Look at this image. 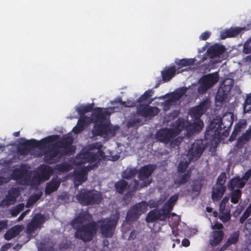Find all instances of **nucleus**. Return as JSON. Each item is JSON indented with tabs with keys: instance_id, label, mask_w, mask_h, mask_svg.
<instances>
[{
	"instance_id": "20",
	"label": "nucleus",
	"mask_w": 251,
	"mask_h": 251,
	"mask_svg": "<svg viewBox=\"0 0 251 251\" xmlns=\"http://www.w3.org/2000/svg\"><path fill=\"white\" fill-rule=\"evenodd\" d=\"M251 139V125H250L248 129L245 131V133L242 134L238 138H237V142L235 146L238 149H241L244 145L249 142Z\"/></svg>"
},
{
	"instance_id": "57",
	"label": "nucleus",
	"mask_w": 251,
	"mask_h": 251,
	"mask_svg": "<svg viewBox=\"0 0 251 251\" xmlns=\"http://www.w3.org/2000/svg\"><path fill=\"white\" fill-rule=\"evenodd\" d=\"M188 164L186 162H180L177 167L178 172L183 173L185 172L188 167Z\"/></svg>"
},
{
	"instance_id": "51",
	"label": "nucleus",
	"mask_w": 251,
	"mask_h": 251,
	"mask_svg": "<svg viewBox=\"0 0 251 251\" xmlns=\"http://www.w3.org/2000/svg\"><path fill=\"white\" fill-rule=\"evenodd\" d=\"M24 170L16 168L13 171L12 177L15 179H19L22 178L24 176Z\"/></svg>"
},
{
	"instance_id": "1",
	"label": "nucleus",
	"mask_w": 251,
	"mask_h": 251,
	"mask_svg": "<svg viewBox=\"0 0 251 251\" xmlns=\"http://www.w3.org/2000/svg\"><path fill=\"white\" fill-rule=\"evenodd\" d=\"M48 146L44 151V162L52 164L58 161L64 156L72 155L75 153V148L72 145L73 139L68 136L58 141H55Z\"/></svg>"
},
{
	"instance_id": "44",
	"label": "nucleus",
	"mask_w": 251,
	"mask_h": 251,
	"mask_svg": "<svg viewBox=\"0 0 251 251\" xmlns=\"http://www.w3.org/2000/svg\"><path fill=\"white\" fill-rule=\"evenodd\" d=\"M19 233L17 227H14L8 229L4 235V239L6 240H10L15 237Z\"/></svg>"
},
{
	"instance_id": "3",
	"label": "nucleus",
	"mask_w": 251,
	"mask_h": 251,
	"mask_svg": "<svg viewBox=\"0 0 251 251\" xmlns=\"http://www.w3.org/2000/svg\"><path fill=\"white\" fill-rule=\"evenodd\" d=\"M75 230L74 236L76 239H79L84 242H89L94 238L98 231V224L94 221L83 225H72Z\"/></svg>"
},
{
	"instance_id": "48",
	"label": "nucleus",
	"mask_w": 251,
	"mask_h": 251,
	"mask_svg": "<svg viewBox=\"0 0 251 251\" xmlns=\"http://www.w3.org/2000/svg\"><path fill=\"white\" fill-rule=\"evenodd\" d=\"M102 147V145L100 144V143H95L91 145L90 149L91 150H98L97 152L95 154L98 155V158L100 156L102 157L104 154V152L101 151Z\"/></svg>"
},
{
	"instance_id": "26",
	"label": "nucleus",
	"mask_w": 251,
	"mask_h": 251,
	"mask_svg": "<svg viewBox=\"0 0 251 251\" xmlns=\"http://www.w3.org/2000/svg\"><path fill=\"white\" fill-rule=\"evenodd\" d=\"M203 123L201 119L195 120L191 123L189 126L188 134L190 135L199 132L203 126Z\"/></svg>"
},
{
	"instance_id": "2",
	"label": "nucleus",
	"mask_w": 251,
	"mask_h": 251,
	"mask_svg": "<svg viewBox=\"0 0 251 251\" xmlns=\"http://www.w3.org/2000/svg\"><path fill=\"white\" fill-rule=\"evenodd\" d=\"M95 125L92 130L94 136H100L104 138L114 137L119 129L118 126H112L110 123H103L105 115L100 107H97L94 110Z\"/></svg>"
},
{
	"instance_id": "12",
	"label": "nucleus",
	"mask_w": 251,
	"mask_h": 251,
	"mask_svg": "<svg viewBox=\"0 0 251 251\" xmlns=\"http://www.w3.org/2000/svg\"><path fill=\"white\" fill-rule=\"evenodd\" d=\"M204 150L202 141H196L191 145L188 151L187 156L190 161L198 160Z\"/></svg>"
},
{
	"instance_id": "9",
	"label": "nucleus",
	"mask_w": 251,
	"mask_h": 251,
	"mask_svg": "<svg viewBox=\"0 0 251 251\" xmlns=\"http://www.w3.org/2000/svg\"><path fill=\"white\" fill-rule=\"evenodd\" d=\"M148 203L146 201L133 205L127 211L126 216V221L127 223L131 224L137 220L139 217L148 210Z\"/></svg>"
},
{
	"instance_id": "49",
	"label": "nucleus",
	"mask_w": 251,
	"mask_h": 251,
	"mask_svg": "<svg viewBox=\"0 0 251 251\" xmlns=\"http://www.w3.org/2000/svg\"><path fill=\"white\" fill-rule=\"evenodd\" d=\"M219 217L223 223L228 222L231 218L230 211L226 209V211L220 212Z\"/></svg>"
},
{
	"instance_id": "10",
	"label": "nucleus",
	"mask_w": 251,
	"mask_h": 251,
	"mask_svg": "<svg viewBox=\"0 0 251 251\" xmlns=\"http://www.w3.org/2000/svg\"><path fill=\"white\" fill-rule=\"evenodd\" d=\"M218 80L219 75L218 73L209 74L203 75L200 79V85L198 87V92L201 94L204 93Z\"/></svg>"
},
{
	"instance_id": "29",
	"label": "nucleus",
	"mask_w": 251,
	"mask_h": 251,
	"mask_svg": "<svg viewBox=\"0 0 251 251\" xmlns=\"http://www.w3.org/2000/svg\"><path fill=\"white\" fill-rule=\"evenodd\" d=\"M191 175L189 173L184 174H178L174 180V184L176 188L185 184L189 180Z\"/></svg>"
},
{
	"instance_id": "61",
	"label": "nucleus",
	"mask_w": 251,
	"mask_h": 251,
	"mask_svg": "<svg viewBox=\"0 0 251 251\" xmlns=\"http://www.w3.org/2000/svg\"><path fill=\"white\" fill-rule=\"evenodd\" d=\"M210 35L211 33L209 31H205L201 33V34L200 36V39L201 40L206 41L209 38Z\"/></svg>"
},
{
	"instance_id": "36",
	"label": "nucleus",
	"mask_w": 251,
	"mask_h": 251,
	"mask_svg": "<svg viewBox=\"0 0 251 251\" xmlns=\"http://www.w3.org/2000/svg\"><path fill=\"white\" fill-rule=\"evenodd\" d=\"M93 103L88 104L86 105H82L77 107L76 111L80 115V116H84V114L85 113L91 112L93 109Z\"/></svg>"
},
{
	"instance_id": "28",
	"label": "nucleus",
	"mask_w": 251,
	"mask_h": 251,
	"mask_svg": "<svg viewBox=\"0 0 251 251\" xmlns=\"http://www.w3.org/2000/svg\"><path fill=\"white\" fill-rule=\"evenodd\" d=\"M154 91L152 89H149L146 91L137 100L139 104H150L153 99L151 98Z\"/></svg>"
},
{
	"instance_id": "54",
	"label": "nucleus",
	"mask_w": 251,
	"mask_h": 251,
	"mask_svg": "<svg viewBox=\"0 0 251 251\" xmlns=\"http://www.w3.org/2000/svg\"><path fill=\"white\" fill-rule=\"evenodd\" d=\"M243 52L246 54L251 52V38L244 43Z\"/></svg>"
},
{
	"instance_id": "39",
	"label": "nucleus",
	"mask_w": 251,
	"mask_h": 251,
	"mask_svg": "<svg viewBox=\"0 0 251 251\" xmlns=\"http://www.w3.org/2000/svg\"><path fill=\"white\" fill-rule=\"evenodd\" d=\"M228 94L219 89L215 97L216 103H219V104H223V102L226 101Z\"/></svg>"
},
{
	"instance_id": "16",
	"label": "nucleus",
	"mask_w": 251,
	"mask_h": 251,
	"mask_svg": "<svg viewBox=\"0 0 251 251\" xmlns=\"http://www.w3.org/2000/svg\"><path fill=\"white\" fill-rule=\"evenodd\" d=\"M247 125V122L245 120H240L236 123L234 126L233 130L230 136L229 141L232 142L236 140L237 137L240 135L241 132L246 128Z\"/></svg>"
},
{
	"instance_id": "18",
	"label": "nucleus",
	"mask_w": 251,
	"mask_h": 251,
	"mask_svg": "<svg viewBox=\"0 0 251 251\" xmlns=\"http://www.w3.org/2000/svg\"><path fill=\"white\" fill-rule=\"evenodd\" d=\"M226 50V48L223 45L219 44H215L210 47L207 50V53L208 56L210 58H214L220 56Z\"/></svg>"
},
{
	"instance_id": "37",
	"label": "nucleus",
	"mask_w": 251,
	"mask_h": 251,
	"mask_svg": "<svg viewBox=\"0 0 251 251\" xmlns=\"http://www.w3.org/2000/svg\"><path fill=\"white\" fill-rule=\"evenodd\" d=\"M138 170L136 168H127L123 172L122 177L126 179L134 177L137 174Z\"/></svg>"
},
{
	"instance_id": "43",
	"label": "nucleus",
	"mask_w": 251,
	"mask_h": 251,
	"mask_svg": "<svg viewBox=\"0 0 251 251\" xmlns=\"http://www.w3.org/2000/svg\"><path fill=\"white\" fill-rule=\"evenodd\" d=\"M86 172L84 168L81 171L76 173L75 175V179L80 183L85 181L87 180Z\"/></svg>"
},
{
	"instance_id": "21",
	"label": "nucleus",
	"mask_w": 251,
	"mask_h": 251,
	"mask_svg": "<svg viewBox=\"0 0 251 251\" xmlns=\"http://www.w3.org/2000/svg\"><path fill=\"white\" fill-rule=\"evenodd\" d=\"M224 236L223 230H213L210 234L209 244L212 247L217 246L223 240Z\"/></svg>"
},
{
	"instance_id": "58",
	"label": "nucleus",
	"mask_w": 251,
	"mask_h": 251,
	"mask_svg": "<svg viewBox=\"0 0 251 251\" xmlns=\"http://www.w3.org/2000/svg\"><path fill=\"white\" fill-rule=\"evenodd\" d=\"M141 122V120L140 118H134L130 120L127 123L128 127H134L136 125L139 124Z\"/></svg>"
},
{
	"instance_id": "63",
	"label": "nucleus",
	"mask_w": 251,
	"mask_h": 251,
	"mask_svg": "<svg viewBox=\"0 0 251 251\" xmlns=\"http://www.w3.org/2000/svg\"><path fill=\"white\" fill-rule=\"evenodd\" d=\"M251 176V168L248 170L247 171L245 172L244 175L242 176L241 178L245 181L246 183L249 180V179Z\"/></svg>"
},
{
	"instance_id": "33",
	"label": "nucleus",
	"mask_w": 251,
	"mask_h": 251,
	"mask_svg": "<svg viewBox=\"0 0 251 251\" xmlns=\"http://www.w3.org/2000/svg\"><path fill=\"white\" fill-rule=\"evenodd\" d=\"M52 172L53 170L50 166L45 165L41 169L39 177L44 180H48L50 179Z\"/></svg>"
},
{
	"instance_id": "25",
	"label": "nucleus",
	"mask_w": 251,
	"mask_h": 251,
	"mask_svg": "<svg viewBox=\"0 0 251 251\" xmlns=\"http://www.w3.org/2000/svg\"><path fill=\"white\" fill-rule=\"evenodd\" d=\"M190 124V122L185 121L183 119H178L176 122V126L173 129L177 135L184 129H186L188 134L189 126Z\"/></svg>"
},
{
	"instance_id": "59",
	"label": "nucleus",
	"mask_w": 251,
	"mask_h": 251,
	"mask_svg": "<svg viewBox=\"0 0 251 251\" xmlns=\"http://www.w3.org/2000/svg\"><path fill=\"white\" fill-rule=\"evenodd\" d=\"M8 228V221L6 220L0 221V232Z\"/></svg>"
},
{
	"instance_id": "60",
	"label": "nucleus",
	"mask_w": 251,
	"mask_h": 251,
	"mask_svg": "<svg viewBox=\"0 0 251 251\" xmlns=\"http://www.w3.org/2000/svg\"><path fill=\"white\" fill-rule=\"evenodd\" d=\"M245 228L248 233L251 235V217L249 218L246 222L245 225Z\"/></svg>"
},
{
	"instance_id": "7",
	"label": "nucleus",
	"mask_w": 251,
	"mask_h": 251,
	"mask_svg": "<svg viewBox=\"0 0 251 251\" xmlns=\"http://www.w3.org/2000/svg\"><path fill=\"white\" fill-rule=\"evenodd\" d=\"M119 214H117L114 218H106L102 219L98 222V229L100 228V233L105 238H111L114 233Z\"/></svg>"
},
{
	"instance_id": "15",
	"label": "nucleus",
	"mask_w": 251,
	"mask_h": 251,
	"mask_svg": "<svg viewBox=\"0 0 251 251\" xmlns=\"http://www.w3.org/2000/svg\"><path fill=\"white\" fill-rule=\"evenodd\" d=\"M207 109V102L205 101H202L198 106L192 108L190 110L189 114L191 117L195 119L199 120Z\"/></svg>"
},
{
	"instance_id": "45",
	"label": "nucleus",
	"mask_w": 251,
	"mask_h": 251,
	"mask_svg": "<svg viewBox=\"0 0 251 251\" xmlns=\"http://www.w3.org/2000/svg\"><path fill=\"white\" fill-rule=\"evenodd\" d=\"M241 196L242 192L240 189L233 190L231 193L230 201L234 204L237 203L241 199Z\"/></svg>"
},
{
	"instance_id": "40",
	"label": "nucleus",
	"mask_w": 251,
	"mask_h": 251,
	"mask_svg": "<svg viewBox=\"0 0 251 251\" xmlns=\"http://www.w3.org/2000/svg\"><path fill=\"white\" fill-rule=\"evenodd\" d=\"M93 119V118L87 116H80L77 121V125L84 129L86 126L88 125L92 122Z\"/></svg>"
},
{
	"instance_id": "14",
	"label": "nucleus",
	"mask_w": 251,
	"mask_h": 251,
	"mask_svg": "<svg viewBox=\"0 0 251 251\" xmlns=\"http://www.w3.org/2000/svg\"><path fill=\"white\" fill-rule=\"evenodd\" d=\"M137 113L144 117H154L157 114V107H152L148 104H139L137 106Z\"/></svg>"
},
{
	"instance_id": "23",
	"label": "nucleus",
	"mask_w": 251,
	"mask_h": 251,
	"mask_svg": "<svg viewBox=\"0 0 251 251\" xmlns=\"http://www.w3.org/2000/svg\"><path fill=\"white\" fill-rule=\"evenodd\" d=\"M246 184V181L238 176L230 180L227 184V187L230 190H233L235 187L237 188V189H240L243 188Z\"/></svg>"
},
{
	"instance_id": "30",
	"label": "nucleus",
	"mask_w": 251,
	"mask_h": 251,
	"mask_svg": "<svg viewBox=\"0 0 251 251\" xmlns=\"http://www.w3.org/2000/svg\"><path fill=\"white\" fill-rule=\"evenodd\" d=\"M240 233L239 231L233 232L229 237L227 239L226 242L221 247V251L226 250L227 248L232 244H235L238 242L239 240Z\"/></svg>"
},
{
	"instance_id": "55",
	"label": "nucleus",
	"mask_w": 251,
	"mask_h": 251,
	"mask_svg": "<svg viewBox=\"0 0 251 251\" xmlns=\"http://www.w3.org/2000/svg\"><path fill=\"white\" fill-rule=\"evenodd\" d=\"M183 138L178 136L175 139H173L170 142V145L171 147L175 148L176 146H178L182 142Z\"/></svg>"
},
{
	"instance_id": "52",
	"label": "nucleus",
	"mask_w": 251,
	"mask_h": 251,
	"mask_svg": "<svg viewBox=\"0 0 251 251\" xmlns=\"http://www.w3.org/2000/svg\"><path fill=\"white\" fill-rule=\"evenodd\" d=\"M241 27L230 28L227 30L229 37H234L237 36L241 31Z\"/></svg>"
},
{
	"instance_id": "13",
	"label": "nucleus",
	"mask_w": 251,
	"mask_h": 251,
	"mask_svg": "<svg viewBox=\"0 0 251 251\" xmlns=\"http://www.w3.org/2000/svg\"><path fill=\"white\" fill-rule=\"evenodd\" d=\"M177 136L173 128H165L158 130V141L165 144L169 143Z\"/></svg>"
},
{
	"instance_id": "56",
	"label": "nucleus",
	"mask_w": 251,
	"mask_h": 251,
	"mask_svg": "<svg viewBox=\"0 0 251 251\" xmlns=\"http://www.w3.org/2000/svg\"><path fill=\"white\" fill-rule=\"evenodd\" d=\"M37 228V226L31 221L26 226V231L27 233H31Z\"/></svg>"
},
{
	"instance_id": "64",
	"label": "nucleus",
	"mask_w": 251,
	"mask_h": 251,
	"mask_svg": "<svg viewBox=\"0 0 251 251\" xmlns=\"http://www.w3.org/2000/svg\"><path fill=\"white\" fill-rule=\"evenodd\" d=\"M223 225L218 222L215 223L214 225L212 226V229L214 230H222L223 228Z\"/></svg>"
},
{
	"instance_id": "11",
	"label": "nucleus",
	"mask_w": 251,
	"mask_h": 251,
	"mask_svg": "<svg viewBox=\"0 0 251 251\" xmlns=\"http://www.w3.org/2000/svg\"><path fill=\"white\" fill-rule=\"evenodd\" d=\"M178 195L172 196L168 200L164 203L161 209L158 210V220L164 221L169 218L171 211L178 200Z\"/></svg>"
},
{
	"instance_id": "32",
	"label": "nucleus",
	"mask_w": 251,
	"mask_h": 251,
	"mask_svg": "<svg viewBox=\"0 0 251 251\" xmlns=\"http://www.w3.org/2000/svg\"><path fill=\"white\" fill-rule=\"evenodd\" d=\"M195 62V59L193 58H183L181 59H176L175 63V64L178 66V67L176 70L178 71L177 73L180 72H182L183 70H182L181 71H179V69L187 66H189L193 65Z\"/></svg>"
},
{
	"instance_id": "22",
	"label": "nucleus",
	"mask_w": 251,
	"mask_h": 251,
	"mask_svg": "<svg viewBox=\"0 0 251 251\" xmlns=\"http://www.w3.org/2000/svg\"><path fill=\"white\" fill-rule=\"evenodd\" d=\"M226 191V186L215 184L212 188L211 198L214 201H219Z\"/></svg>"
},
{
	"instance_id": "19",
	"label": "nucleus",
	"mask_w": 251,
	"mask_h": 251,
	"mask_svg": "<svg viewBox=\"0 0 251 251\" xmlns=\"http://www.w3.org/2000/svg\"><path fill=\"white\" fill-rule=\"evenodd\" d=\"M61 181L56 176L53 177L51 180L48 182L45 190L46 195H50L51 193L57 190L60 186Z\"/></svg>"
},
{
	"instance_id": "47",
	"label": "nucleus",
	"mask_w": 251,
	"mask_h": 251,
	"mask_svg": "<svg viewBox=\"0 0 251 251\" xmlns=\"http://www.w3.org/2000/svg\"><path fill=\"white\" fill-rule=\"evenodd\" d=\"M146 221L148 223L157 222V208L150 211L146 217Z\"/></svg>"
},
{
	"instance_id": "46",
	"label": "nucleus",
	"mask_w": 251,
	"mask_h": 251,
	"mask_svg": "<svg viewBox=\"0 0 251 251\" xmlns=\"http://www.w3.org/2000/svg\"><path fill=\"white\" fill-rule=\"evenodd\" d=\"M243 108L244 112H251V92L246 96V98L243 103Z\"/></svg>"
},
{
	"instance_id": "53",
	"label": "nucleus",
	"mask_w": 251,
	"mask_h": 251,
	"mask_svg": "<svg viewBox=\"0 0 251 251\" xmlns=\"http://www.w3.org/2000/svg\"><path fill=\"white\" fill-rule=\"evenodd\" d=\"M226 180V175L225 173H221L217 178V182L215 184L225 186V184Z\"/></svg>"
},
{
	"instance_id": "4",
	"label": "nucleus",
	"mask_w": 251,
	"mask_h": 251,
	"mask_svg": "<svg viewBox=\"0 0 251 251\" xmlns=\"http://www.w3.org/2000/svg\"><path fill=\"white\" fill-rule=\"evenodd\" d=\"M59 135H52L45 137L40 141L35 139L26 140L20 144L18 151L21 155H28L32 149L34 148H43L46 145L57 141Z\"/></svg>"
},
{
	"instance_id": "31",
	"label": "nucleus",
	"mask_w": 251,
	"mask_h": 251,
	"mask_svg": "<svg viewBox=\"0 0 251 251\" xmlns=\"http://www.w3.org/2000/svg\"><path fill=\"white\" fill-rule=\"evenodd\" d=\"M187 90L186 87H180L170 94V98L175 102L179 100L186 93Z\"/></svg>"
},
{
	"instance_id": "50",
	"label": "nucleus",
	"mask_w": 251,
	"mask_h": 251,
	"mask_svg": "<svg viewBox=\"0 0 251 251\" xmlns=\"http://www.w3.org/2000/svg\"><path fill=\"white\" fill-rule=\"evenodd\" d=\"M55 169L59 172H68L70 170V165L68 163H63L56 165Z\"/></svg>"
},
{
	"instance_id": "38",
	"label": "nucleus",
	"mask_w": 251,
	"mask_h": 251,
	"mask_svg": "<svg viewBox=\"0 0 251 251\" xmlns=\"http://www.w3.org/2000/svg\"><path fill=\"white\" fill-rule=\"evenodd\" d=\"M233 80L231 79H227L223 81L219 89L225 93L228 94L233 87Z\"/></svg>"
},
{
	"instance_id": "35",
	"label": "nucleus",
	"mask_w": 251,
	"mask_h": 251,
	"mask_svg": "<svg viewBox=\"0 0 251 251\" xmlns=\"http://www.w3.org/2000/svg\"><path fill=\"white\" fill-rule=\"evenodd\" d=\"M115 187L116 191L120 194H123L128 188V183L125 180L121 179L115 183Z\"/></svg>"
},
{
	"instance_id": "27",
	"label": "nucleus",
	"mask_w": 251,
	"mask_h": 251,
	"mask_svg": "<svg viewBox=\"0 0 251 251\" xmlns=\"http://www.w3.org/2000/svg\"><path fill=\"white\" fill-rule=\"evenodd\" d=\"M176 69L175 65H172L168 68H166L161 72L162 79L164 81H170L175 76Z\"/></svg>"
},
{
	"instance_id": "8",
	"label": "nucleus",
	"mask_w": 251,
	"mask_h": 251,
	"mask_svg": "<svg viewBox=\"0 0 251 251\" xmlns=\"http://www.w3.org/2000/svg\"><path fill=\"white\" fill-rule=\"evenodd\" d=\"M98 155L90 151L81 152L75 158L77 165H82L86 163L89 164L84 168L86 171H90L98 166Z\"/></svg>"
},
{
	"instance_id": "34",
	"label": "nucleus",
	"mask_w": 251,
	"mask_h": 251,
	"mask_svg": "<svg viewBox=\"0 0 251 251\" xmlns=\"http://www.w3.org/2000/svg\"><path fill=\"white\" fill-rule=\"evenodd\" d=\"M202 187V184L201 180H194L191 185V194L195 197L199 196L201 192Z\"/></svg>"
},
{
	"instance_id": "24",
	"label": "nucleus",
	"mask_w": 251,
	"mask_h": 251,
	"mask_svg": "<svg viewBox=\"0 0 251 251\" xmlns=\"http://www.w3.org/2000/svg\"><path fill=\"white\" fill-rule=\"evenodd\" d=\"M92 218L91 215L89 213H82L72 220L71 225H83L85 222H90Z\"/></svg>"
},
{
	"instance_id": "42",
	"label": "nucleus",
	"mask_w": 251,
	"mask_h": 251,
	"mask_svg": "<svg viewBox=\"0 0 251 251\" xmlns=\"http://www.w3.org/2000/svg\"><path fill=\"white\" fill-rule=\"evenodd\" d=\"M45 216L41 214H36L31 221L38 228L41 227V225L43 224L45 222Z\"/></svg>"
},
{
	"instance_id": "17",
	"label": "nucleus",
	"mask_w": 251,
	"mask_h": 251,
	"mask_svg": "<svg viewBox=\"0 0 251 251\" xmlns=\"http://www.w3.org/2000/svg\"><path fill=\"white\" fill-rule=\"evenodd\" d=\"M154 169V166L151 164L144 166L138 171V178L140 180L148 179L151 176Z\"/></svg>"
},
{
	"instance_id": "41",
	"label": "nucleus",
	"mask_w": 251,
	"mask_h": 251,
	"mask_svg": "<svg viewBox=\"0 0 251 251\" xmlns=\"http://www.w3.org/2000/svg\"><path fill=\"white\" fill-rule=\"evenodd\" d=\"M19 195V191L16 188H13L11 189L8 192V195L6 197L8 199L11 203L14 204L16 201L17 198Z\"/></svg>"
},
{
	"instance_id": "5",
	"label": "nucleus",
	"mask_w": 251,
	"mask_h": 251,
	"mask_svg": "<svg viewBox=\"0 0 251 251\" xmlns=\"http://www.w3.org/2000/svg\"><path fill=\"white\" fill-rule=\"evenodd\" d=\"M76 198L83 205L99 204L102 200L101 195L97 191L85 189H81L77 194Z\"/></svg>"
},
{
	"instance_id": "62",
	"label": "nucleus",
	"mask_w": 251,
	"mask_h": 251,
	"mask_svg": "<svg viewBox=\"0 0 251 251\" xmlns=\"http://www.w3.org/2000/svg\"><path fill=\"white\" fill-rule=\"evenodd\" d=\"M22 210V208H20L18 206L15 207L11 210V214L12 217L17 216Z\"/></svg>"
},
{
	"instance_id": "6",
	"label": "nucleus",
	"mask_w": 251,
	"mask_h": 251,
	"mask_svg": "<svg viewBox=\"0 0 251 251\" xmlns=\"http://www.w3.org/2000/svg\"><path fill=\"white\" fill-rule=\"evenodd\" d=\"M233 123L232 117L230 119H227L226 117L223 118H215L210 123L208 129L206 130V138L209 134L216 136L221 134V130L223 128H230Z\"/></svg>"
}]
</instances>
